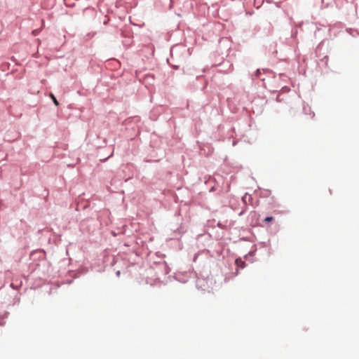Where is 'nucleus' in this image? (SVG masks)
<instances>
[{"mask_svg": "<svg viewBox=\"0 0 359 359\" xmlns=\"http://www.w3.org/2000/svg\"><path fill=\"white\" fill-rule=\"evenodd\" d=\"M236 264L238 267L243 268L245 266V262H243L241 259H236Z\"/></svg>", "mask_w": 359, "mask_h": 359, "instance_id": "obj_1", "label": "nucleus"}, {"mask_svg": "<svg viewBox=\"0 0 359 359\" xmlns=\"http://www.w3.org/2000/svg\"><path fill=\"white\" fill-rule=\"evenodd\" d=\"M50 97H51V99L53 100L54 104L56 105V106H58L59 105V102L57 100V99L55 98V97L54 96V95L53 93H50Z\"/></svg>", "mask_w": 359, "mask_h": 359, "instance_id": "obj_2", "label": "nucleus"}, {"mask_svg": "<svg viewBox=\"0 0 359 359\" xmlns=\"http://www.w3.org/2000/svg\"><path fill=\"white\" fill-rule=\"evenodd\" d=\"M273 219V217H267L265 218L264 221L266 222H269Z\"/></svg>", "mask_w": 359, "mask_h": 359, "instance_id": "obj_3", "label": "nucleus"}, {"mask_svg": "<svg viewBox=\"0 0 359 359\" xmlns=\"http://www.w3.org/2000/svg\"><path fill=\"white\" fill-rule=\"evenodd\" d=\"M258 74H259V69L257 70V76H258Z\"/></svg>", "mask_w": 359, "mask_h": 359, "instance_id": "obj_4", "label": "nucleus"}]
</instances>
